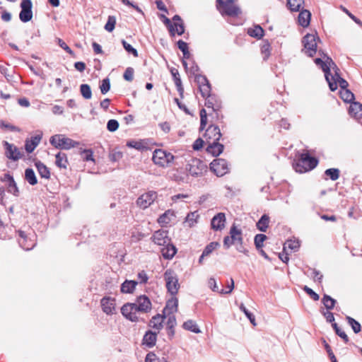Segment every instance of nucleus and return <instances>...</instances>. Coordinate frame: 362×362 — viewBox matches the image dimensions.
<instances>
[{
    "instance_id": "1a4fd4ad",
    "label": "nucleus",
    "mask_w": 362,
    "mask_h": 362,
    "mask_svg": "<svg viewBox=\"0 0 362 362\" xmlns=\"http://www.w3.org/2000/svg\"><path fill=\"white\" fill-rule=\"evenodd\" d=\"M157 193L154 191H148L142 194L136 201L139 207L141 209H147L157 199Z\"/></svg>"
},
{
    "instance_id": "5701e85b",
    "label": "nucleus",
    "mask_w": 362,
    "mask_h": 362,
    "mask_svg": "<svg viewBox=\"0 0 362 362\" xmlns=\"http://www.w3.org/2000/svg\"><path fill=\"white\" fill-rule=\"evenodd\" d=\"M349 115L356 118L362 117V105L359 103H353L351 104L349 110Z\"/></svg>"
},
{
    "instance_id": "6ab92c4d",
    "label": "nucleus",
    "mask_w": 362,
    "mask_h": 362,
    "mask_svg": "<svg viewBox=\"0 0 362 362\" xmlns=\"http://www.w3.org/2000/svg\"><path fill=\"white\" fill-rule=\"evenodd\" d=\"M5 146L6 154L8 158L16 160L22 157L23 154L17 147L7 142L5 144Z\"/></svg>"
},
{
    "instance_id": "69168bd1",
    "label": "nucleus",
    "mask_w": 362,
    "mask_h": 362,
    "mask_svg": "<svg viewBox=\"0 0 362 362\" xmlns=\"http://www.w3.org/2000/svg\"><path fill=\"white\" fill-rule=\"evenodd\" d=\"M204 143L206 144V141H205L204 139H197L195 141V143L194 144L193 147H194V149L198 150V149L201 148L203 146Z\"/></svg>"
},
{
    "instance_id": "423d86ee",
    "label": "nucleus",
    "mask_w": 362,
    "mask_h": 362,
    "mask_svg": "<svg viewBox=\"0 0 362 362\" xmlns=\"http://www.w3.org/2000/svg\"><path fill=\"white\" fill-rule=\"evenodd\" d=\"M122 315L131 322H138L140 320V313L134 303H127L121 308Z\"/></svg>"
},
{
    "instance_id": "37998d69",
    "label": "nucleus",
    "mask_w": 362,
    "mask_h": 362,
    "mask_svg": "<svg viewBox=\"0 0 362 362\" xmlns=\"http://www.w3.org/2000/svg\"><path fill=\"white\" fill-rule=\"evenodd\" d=\"M269 222V217L264 215L257 223V228L262 231H265L268 227Z\"/></svg>"
},
{
    "instance_id": "20e7f679",
    "label": "nucleus",
    "mask_w": 362,
    "mask_h": 362,
    "mask_svg": "<svg viewBox=\"0 0 362 362\" xmlns=\"http://www.w3.org/2000/svg\"><path fill=\"white\" fill-rule=\"evenodd\" d=\"M173 156L163 149H156L153 152V163L161 167H166L173 160Z\"/></svg>"
},
{
    "instance_id": "e433bc0d",
    "label": "nucleus",
    "mask_w": 362,
    "mask_h": 362,
    "mask_svg": "<svg viewBox=\"0 0 362 362\" xmlns=\"http://www.w3.org/2000/svg\"><path fill=\"white\" fill-rule=\"evenodd\" d=\"M198 214H197V212H192V213H189L186 218H185V224L187 227H189V228H192L193 227L196 223H197V218H198Z\"/></svg>"
},
{
    "instance_id": "4d7b16f0",
    "label": "nucleus",
    "mask_w": 362,
    "mask_h": 362,
    "mask_svg": "<svg viewBox=\"0 0 362 362\" xmlns=\"http://www.w3.org/2000/svg\"><path fill=\"white\" fill-rule=\"evenodd\" d=\"M122 43L127 52L132 53L134 57L138 56L137 51L134 48H133L130 45L127 43L125 41H123Z\"/></svg>"
},
{
    "instance_id": "bf43d9fd",
    "label": "nucleus",
    "mask_w": 362,
    "mask_h": 362,
    "mask_svg": "<svg viewBox=\"0 0 362 362\" xmlns=\"http://www.w3.org/2000/svg\"><path fill=\"white\" fill-rule=\"evenodd\" d=\"M208 285L213 291L219 293V291H221L218 289L217 283L214 279H210L208 281Z\"/></svg>"
},
{
    "instance_id": "f257e3e1",
    "label": "nucleus",
    "mask_w": 362,
    "mask_h": 362,
    "mask_svg": "<svg viewBox=\"0 0 362 362\" xmlns=\"http://www.w3.org/2000/svg\"><path fill=\"white\" fill-rule=\"evenodd\" d=\"M319 57L315 59L316 65L321 67L325 73L326 80L331 90L334 91L337 88V85L341 88L339 92L340 98L346 103L351 102L354 99V94L346 88L348 83L340 78L337 68L332 59L326 54L319 52Z\"/></svg>"
},
{
    "instance_id": "72a5a7b5",
    "label": "nucleus",
    "mask_w": 362,
    "mask_h": 362,
    "mask_svg": "<svg viewBox=\"0 0 362 362\" xmlns=\"http://www.w3.org/2000/svg\"><path fill=\"white\" fill-rule=\"evenodd\" d=\"M219 246V243L217 242H212L210 244H209L203 251V253L202 256L199 258V262L202 263L204 257L205 256H208L209 254H211L214 250H215Z\"/></svg>"
},
{
    "instance_id": "c756f323",
    "label": "nucleus",
    "mask_w": 362,
    "mask_h": 362,
    "mask_svg": "<svg viewBox=\"0 0 362 362\" xmlns=\"http://www.w3.org/2000/svg\"><path fill=\"white\" fill-rule=\"evenodd\" d=\"M169 177L177 182H185L187 180V175L180 170H173L169 173Z\"/></svg>"
},
{
    "instance_id": "ddd939ff",
    "label": "nucleus",
    "mask_w": 362,
    "mask_h": 362,
    "mask_svg": "<svg viewBox=\"0 0 362 362\" xmlns=\"http://www.w3.org/2000/svg\"><path fill=\"white\" fill-rule=\"evenodd\" d=\"M211 170L218 176H223L228 170L227 162L223 159H216L210 165Z\"/></svg>"
},
{
    "instance_id": "7ed1b4c3",
    "label": "nucleus",
    "mask_w": 362,
    "mask_h": 362,
    "mask_svg": "<svg viewBox=\"0 0 362 362\" xmlns=\"http://www.w3.org/2000/svg\"><path fill=\"white\" fill-rule=\"evenodd\" d=\"M49 142L56 148L66 150L75 147L77 144L76 142L62 134L52 136L49 139Z\"/></svg>"
},
{
    "instance_id": "39448f33",
    "label": "nucleus",
    "mask_w": 362,
    "mask_h": 362,
    "mask_svg": "<svg viewBox=\"0 0 362 362\" xmlns=\"http://www.w3.org/2000/svg\"><path fill=\"white\" fill-rule=\"evenodd\" d=\"M317 163L315 158L310 157L307 153H304L301 155V158L296 163L295 169L297 172L304 173L314 168Z\"/></svg>"
},
{
    "instance_id": "b1692460",
    "label": "nucleus",
    "mask_w": 362,
    "mask_h": 362,
    "mask_svg": "<svg viewBox=\"0 0 362 362\" xmlns=\"http://www.w3.org/2000/svg\"><path fill=\"white\" fill-rule=\"evenodd\" d=\"M207 145L206 151L214 156H218L223 151V145L218 144L217 141L207 144Z\"/></svg>"
},
{
    "instance_id": "79ce46f5",
    "label": "nucleus",
    "mask_w": 362,
    "mask_h": 362,
    "mask_svg": "<svg viewBox=\"0 0 362 362\" xmlns=\"http://www.w3.org/2000/svg\"><path fill=\"white\" fill-rule=\"evenodd\" d=\"M303 0H287V4L291 11H298L303 4Z\"/></svg>"
},
{
    "instance_id": "7c9ffc66",
    "label": "nucleus",
    "mask_w": 362,
    "mask_h": 362,
    "mask_svg": "<svg viewBox=\"0 0 362 362\" xmlns=\"http://www.w3.org/2000/svg\"><path fill=\"white\" fill-rule=\"evenodd\" d=\"M247 33L252 37L260 38L264 35V30L259 25L253 24L247 29Z\"/></svg>"
},
{
    "instance_id": "0eeeda50",
    "label": "nucleus",
    "mask_w": 362,
    "mask_h": 362,
    "mask_svg": "<svg viewBox=\"0 0 362 362\" xmlns=\"http://www.w3.org/2000/svg\"><path fill=\"white\" fill-rule=\"evenodd\" d=\"M303 52L309 57H313L317 51V40L315 34H308L303 40Z\"/></svg>"
},
{
    "instance_id": "09e8293b",
    "label": "nucleus",
    "mask_w": 362,
    "mask_h": 362,
    "mask_svg": "<svg viewBox=\"0 0 362 362\" xmlns=\"http://www.w3.org/2000/svg\"><path fill=\"white\" fill-rule=\"evenodd\" d=\"M178 47L182 50L184 54L185 58H188L189 57V53L188 52V47L187 43L183 41L178 42Z\"/></svg>"
},
{
    "instance_id": "c9c22d12",
    "label": "nucleus",
    "mask_w": 362,
    "mask_h": 362,
    "mask_svg": "<svg viewBox=\"0 0 362 362\" xmlns=\"http://www.w3.org/2000/svg\"><path fill=\"white\" fill-rule=\"evenodd\" d=\"M127 146L138 151H141L146 148V144L142 140H129L127 142Z\"/></svg>"
},
{
    "instance_id": "052dcab7",
    "label": "nucleus",
    "mask_w": 362,
    "mask_h": 362,
    "mask_svg": "<svg viewBox=\"0 0 362 362\" xmlns=\"http://www.w3.org/2000/svg\"><path fill=\"white\" fill-rule=\"evenodd\" d=\"M82 155H83V158L85 160L94 161V159H93V153H92L91 151H89V150L84 151L83 152Z\"/></svg>"
},
{
    "instance_id": "774afa93",
    "label": "nucleus",
    "mask_w": 362,
    "mask_h": 362,
    "mask_svg": "<svg viewBox=\"0 0 362 362\" xmlns=\"http://www.w3.org/2000/svg\"><path fill=\"white\" fill-rule=\"evenodd\" d=\"M1 20L3 21H6V22H8L9 21H11V15L10 13L7 12V11H4L2 13H1Z\"/></svg>"
},
{
    "instance_id": "0e129e2a",
    "label": "nucleus",
    "mask_w": 362,
    "mask_h": 362,
    "mask_svg": "<svg viewBox=\"0 0 362 362\" xmlns=\"http://www.w3.org/2000/svg\"><path fill=\"white\" fill-rule=\"evenodd\" d=\"M189 196L185 194H178L172 197L171 199L173 202H177L180 199H185L188 198Z\"/></svg>"
},
{
    "instance_id": "393cba45",
    "label": "nucleus",
    "mask_w": 362,
    "mask_h": 362,
    "mask_svg": "<svg viewBox=\"0 0 362 362\" xmlns=\"http://www.w3.org/2000/svg\"><path fill=\"white\" fill-rule=\"evenodd\" d=\"M165 246V247L161 250L163 257L165 259H172L177 253L176 247L173 244H170V243Z\"/></svg>"
},
{
    "instance_id": "473e14b6",
    "label": "nucleus",
    "mask_w": 362,
    "mask_h": 362,
    "mask_svg": "<svg viewBox=\"0 0 362 362\" xmlns=\"http://www.w3.org/2000/svg\"><path fill=\"white\" fill-rule=\"evenodd\" d=\"M35 166L37 168V170L39 173V174L41 175L42 177H45L48 179L50 176V173L47 167L44 165L40 161H37L35 163Z\"/></svg>"
},
{
    "instance_id": "9d476101",
    "label": "nucleus",
    "mask_w": 362,
    "mask_h": 362,
    "mask_svg": "<svg viewBox=\"0 0 362 362\" xmlns=\"http://www.w3.org/2000/svg\"><path fill=\"white\" fill-rule=\"evenodd\" d=\"M33 4L31 0H23L21 4L20 20L23 23L30 21L33 18Z\"/></svg>"
},
{
    "instance_id": "4be33fe9",
    "label": "nucleus",
    "mask_w": 362,
    "mask_h": 362,
    "mask_svg": "<svg viewBox=\"0 0 362 362\" xmlns=\"http://www.w3.org/2000/svg\"><path fill=\"white\" fill-rule=\"evenodd\" d=\"M225 216L223 214H218L214 216L211 221V226L214 229L221 230L225 226Z\"/></svg>"
},
{
    "instance_id": "c03bdc74",
    "label": "nucleus",
    "mask_w": 362,
    "mask_h": 362,
    "mask_svg": "<svg viewBox=\"0 0 362 362\" xmlns=\"http://www.w3.org/2000/svg\"><path fill=\"white\" fill-rule=\"evenodd\" d=\"M145 362H167V361L164 358H160L153 353H148L145 359Z\"/></svg>"
},
{
    "instance_id": "f704fd0d",
    "label": "nucleus",
    "mask_w": 362,
    "mask_h": 362,
    "mask_svg": "<svg viewBox=\"0 0 362 362\" xmlns=\"http://www.w3.org/2000/svg\"><path fill=\"white\" fill-rule=\"evenodd\" d=\"M168 25L169 32L173 36L180 35L185 31L182 24H168Z\"/></svg>"
},
{
    "instance_id": "9b49d317",
    "label": "nucleus",
    "mask_w": 362,
    "mask_h": 362,
    "mask_svg": "<svg viewBox=\"0 0 362 362\" xmlns=\"http://www.w3.org/2000/svg\"><path fill=\"white\" fill-rule=\"evenodd\" d=\"M136 307V309L141 313H149L152 309V304L150 299L145 295H141L136 299L134 303Z\"/></svg>"
},
{
    "instance_id": "864d4df0",
    "label": "nucleus",
    "mask_w": 362,
    "mask_h": 362,
    "mask_svg": "<svg viewBox=\"0 0 362 362\" xmlns=\"http://www.w3.org/2000/svg\"><path fill=\"white\" fill-rule=\"evenodd\" d=\"M200 117H201V129H204L205 126L207 124V117L206 110L202 109L200 111Z\"/></svg>"
},
{
    "instance_id": "ea45409f",
    "label": "nucleus",
    "mask_w": 362,
    "mask_h": 362,
    "mask_svg": "<svg viewBox=\"0 0 362 362\" xmlns=\"http://www.w3.org/2000/svg\"><path fill=\"white\" fill-rule=\"evenodd\" d=\"M26 180L32 185L37 184V180L34 171L32 169H27L25 173Z\"/></svg>"
},
{
    "instance_id": "a878e982",
    "label": "nucleus",
    "mask_w": 362,
    "mask_h": 362,
    "mask_svg": "<svg viewBox=\"0 0 362 362\" xmlns=\"http://www.w3.org/2000/svg\"><path fill=\"white\" fill-rule=\"evenodd\" d=\"M165 317H166V316H163L161 315H157L153 317L149 322V326L157 330L161 329Z\"/></svg>"
},
{
    "instance_id": "f03ea898",
    "label": "nucleus",
    "mask_w": 362,
    "mask_h": 362,
    "mask_svg": "<svg viewBox=\"0 0 362 362\" xmlns=\"http://www.w3.org/2000/svg\"><path fill=\"white\" fill-rule=\"evenodd\" d=\"M216 7L223 16L235 18L242 13L241 9L234 3V0H216Z\"/></svg>"
},
{
    "instance_id": "e2e57ef3",
    "label": "nucleus",
    "mask_w": 362,
    "mask_h": 362,
    "mask_svg": "<svg viewBox=\"0 0 362 362\" xmlns=\"http://www.w3.org/2000/svg\"><path fill=\"white\" fill-rule=\"evenodd\" d=\"M159 126L164 133H168L170 131V125L167 122H161Z\"/></svg>"
},
{
    "instance_id": "6e6552de",
    "label": "nucleus",
    "mask_w": 362,
    "mask_h": 362,
    "mask_svg": "<svg viewBox=\"0 0 362 362\" xmlns=\"http://www.w3.org/2000/svg\"><path fill=\"white\" fill-rule=\"evenodd\" d=\"M165 279L168 291L172 295L176 294L179 290L180 285L178 284L177 276L175 272L172 270H167L165 273Z\"/></svg>"
},
{
    "instance_id": "bb28decb",
    "label": "nucleus",
    "mask_w": 362,
    "mask_h": 362,
    "mask_svg": "<svg viewBox=\"0 0 362 362\" xmlns=\"http://www.w3.org/2000/svg\"><path fill=\"white\" fill-rule=\"evenodd\" d=\"M156 342V334L151 331L147 332L143 338V344L148 347H153Z\"/></svg>"
},
{
    "instance_id": "5fc2aeb1",
    "label": "nucleus",
    "mask_w": 362,
    "mask_h": 362,
    "mask_svg": "<svg viewBox=\"0 0 362 362\" xmlns=\"http://www.w3.org/2000/svg\"><path fill=\"white\" fill-rule=\"evenodd\" d=\"M348 320H349V324L351 325L354 331L356 333L358 332L361 329L360 324L351 317H348Z\"/></svg>"
},
{
    "instance_id": "58836bf2",
    "label": "nucleus",
    "mask_w": 362,
    "mask_h": 362,
    "mask_svg": "<svg viewBox=\"0 0 362 362\" xmlns=\"http://www.w3.org/2000/svg\"><path fill=\"white\" fill-rule=\"evenodd\" d=\"M183 328L187 329V330H189V331H191L192 332H194V333H199L200 332V330L199 329V327H197L196 322L193 320H187L186 321L183 325H182Z\"/></svg>"
},
{
    "instance_id": "a18cd8bd",
    "label": "nucleus",
    "mask_w": 362,
    "mask_h": 362,
    "mask_svg": "<svg viewBox=\"0 0 362 362\" xmlns=\"http://www.w3.org/2000/svg\"><path fill=\"white\" fill-rule=\"evenodd\" d=\"M81 93L82 95L86 99H89L91 98V95H92L91 90L88 85H86V84L81 85Z\"/></svg>"
},
{
    "instance_id": "6e6d98bb",
    "label": "nucleus",
    "mask_w": 362,
    "mask_h": 362,
    "mask_svg": "<svg viewBox=\"0 0 362 362\" xmlns=\"http://www.w3.org/2000/svg\"><path fill=\"white\" fill-rule=\"evenodd\" d=\"M124 78L128 81H132L134 78V70L132 68H128L124 74Z\"/></svg>"
},
{
    "instance_id": "f3484780",
    "label": "nucleus",
    "mask_w": 362,
    "mask_h": 362,
    "mask_svg": "<svg viewBox=\"0 0 362 362\" xmlns=\"http://www.w3.org/2000/svg\"><path fill=\"white\" fill-rule=\"evenodd\" d=\"M206 165L199 159H193L189 164L188 171L192 175H201L206 170Z\"/></svg>"
},
{
    "instance_id": "603ef678",
    "label": "nucleus",
    "mask_w": 362,
    "mask_h": 362,
    "mask_svg": "<svg viewBox=\"0 0 362 362\" xmlns=\"http://www.w3.org/2000/svg\"><path fill=\"white\" fill-rule=\"evenodd\" d=\"M266 239V235L263 234H258L255 238V243L257 247H260L262 245L263 242Z\"/></svg>"
},
{
    "instance_id": "3c124183",
    "label": "nucleus",
    "mask_w": 362,
    "mask_h": 362,
    "mask_svg": "<svg viewBox=\"0 0 362 362\" xmlns=\"http://www.w3.org/2000/svg\"><path fill=\"white\" fill-rule=\"evenodd\" d=\"M119 127V123L115 119H110L107 122V129L110 132H115L116 131Z\"/></svg>"
},
{
    "instance_id": "8fccbe9b",
    "label": "nucleus",
    "mask_w": 362,
    "mask_h": 362,
    "mask_svg": "<svg viewBox=\"0 0 362 362\" xmlns=\"http://www.w3.org/2000/svg\"><path fill=\"white\" fill-rule=\"evenodd\" d=\"M327 176H329L332 180H336L339 177V171L337 169H329L325 172Z\"/></svg>"
},
{
    "instance_id": "49530a36",
    "label": "nucleus",
    "mask_w": 362,
    "mask_h": 362,
    "mask_svg": "<svg viewBox=\"0 0 362 362\" xmlns=\"http://www.w3.org/2000/svg\"><path fill=\"white\" fill-rule=\"evenodd\" d=\"M100 91L103 94L107 93L110 88V82L108 78L103 79L100 86Z\"/></svg>"
},
{
    "instance_id": "a19ab883",
    "label": "nucleus",
    "mask_w": 362,
    "mask_h": 362,
    "mask_svg": "<svg viewBox=\"0 0 362 362\" xmlns=\"http://www.w3.org/2000/svg\"><path fill=\"white\" fill-rule=\"evenodd\" d=\"M300 247L298 240H290L284 245V250L287 252L288 250H296Z\"/></svg>"
},
{
    "instance_id": "412c9836",
    "label": "nucleus",
    "mask_w": 362,
    "mask_h": 362,
    "mask_svg": "<svg viewBox=\"0 0 362 362\" xmlns=\"http://www.w3.org/2000/svg\"><path fill=\"white\" fill-rule=\"evenodd\" d=\"M137 285V281L132 280H126L121 285L120 291L122 293H133L136 286Z\"/></svg>"
},
{
    "instance_id": "2f4dec72",
    "label": "nucleus",
    "mask_w": 362,
    "mask_h": 362,
    "mask_svg": "<svg viewBox=\"0 0 362 362\" xmlns=\"http://www.w3.org/2000/svg\"><path fill=\"white\" fill-rule=\"evenodd\" d=\"M56 160L55 163L56 165L61 168L66 169L68 166V160L66 154L59 153L55 156Z\"/></svg>"
},
{
    "instance_id": "aec40b11",
    "label": "nucleus",
    "mask_w": 362,
    "mask_h": 362,
    "mask_svg": "<svg viewBox=\"0 0 362 362\" xmlns=\"http://www.w3.org/2000/svg\"><path fill=\"white\" fill-rule=\"evenodd\" d=\"M177 300L175 298H172L168 300L163 310L164 315L167 316L175 313L177 310Z\"/></svg>"
},
{
    "instance_id": "c85d7f7f",
    "label": "nucleus",
    "mask_w": 362,
    "mask_h": 362,
    "mask_svg": "<svg viewBox=\"0 0 362 362\" xmlns=\"http://www.w3.org/2000/svg\"><path fill=\"white\" fill-rule=\"evenodd\" d=\"M176 325V319L174 315H169L166 323V329L168 335L172 338L175 334V327Z\"/></svg>"
},
{
    "instance_id": "de8ad7c7",
    "label": "nucleus",
    "mask_w": 362,
    "mask_h": 362,
    "mask_svg": "<svg viewBox=\"0 0 362 362\" xmlns=\"http://www.w3.org/2000/svg\"><path fill=\"white\" fill-rule=\"evenodd\" d=\"M322 301L327 309H332L334 306L335 300L329 296H325Z\"/></svg>"
},
{
    "instance_id": "680f3d73",
    "label": "nucleus",
    "mask_w": 362,
    "mask_h": 362,
    "mask_svg": "<svg viewBox=\"0 0 362 362\" xmlns=\"http://www.w3.org/2000/svg\"><path fill=\"white\" fill-rule=\"evenodd\" d=\"M304 290L313 300H317L319 299V296L310 288L305 286Z\"/></svg>"
},
{
    "instance_id": "dca6fc26",
    "label": "nucleus",
    "mask_w": 362,
    "mask_h": 362,
    "mask_svg": "<svg viewBox=\"0 0 362 362\" xmlns=\"http://www.w3.org/2000/svg\"><path fill=\"white\" fill-rule=\"evenodd\" d=\"M221 137L219 129L216 126H209L204 135L206 144L214 143L218 141Z\"/></svg>"
},
{
    "instance_id": "cd10ccee",
    "label": "nucleus",
    "mask_w": 362,
    "mask_h": 362,
    "mask_svg": "<svg viewBox=\"0 0 362 362\" xmlns=\"http://www.w3.org/2000/svg\"><path fill=\"white\" fill-rule=\"evenodd\" d=\"M41 136L37 135L32 137L30 139L27 140L25 143V150L28 153H31L39 144Z\"/></svg>"
},
{
    "instance_id": "13d9d810",
    "label": "nucleus",
    "mask_w": 362,
    "mask_h": 362,
    "mask_svg": "<svg viewBox=\"0 0 362 362\" xmlns=\"http://www.w3.org/2000/svg\"><path fill=\"white\" fill-rule=\"evenodd\" d=\"M241 309L244 312V313L246 315L247 318L250 320V322L254 326H255L256 325V322H255V316L251 313H250L245 307H241Z\"/></svg>"
},
{
    "instance_id": "4c0bfd02",
    "label": "nucleus",
    "mask_w": 362,
    "mask_h": 362,
    "mask_svg": "<svg viewBox=\"0 0 362 362\" xmlns=\"http://www.w3.org/2000/svg\"><path fill=\"white\" fill-rule=\"evenodd\" d=\"M310 11L307 9H303L298 14V23H310Z\"/></svg>"
},
{
    "instance_id": "a211bd4d",
    "label": "nucleus",
    "mask_w": 362,
    "mask_h": 362,
    "mask_svg": "<svg viewBox=\"0 0 362 362\" xmlns=\"http://www.w3.org/2000/svg\"><path fill=\"white\" fill-rule=\"evenodd\" d=\"M175 217V212L173 210L169 209L161 214L158 218L157 221L162 227H165L173 221Z\"/></svg>"
},
{
    "instance_id": "2eb2a0df",
    "label": "nucleus",
    "mask_w": 362,
    "mask_h": 362,
    "mask_svg": "<svg viewBox=\"0 0 362 362\" xmlns=\"http://www.w3.org/2000/svg\"><path fill=\"white\" fill-rule=\"evenodd\" d=\"M154 244L158 246H165L170 243V238L168 237V231L158 230L154 232L151 237Z\"/></svg>"
},
{
    "instance_id": "f8f14e48",
    "label": "nucleus",
    "mask_w": 362,
    "mask_h": 362,
    "mask_svg": "<svg viewBox=\"0 0 362 362\" xmlns=\"http://www.w3.org/2000/svg\"><path fill=\"white\" fill-rule=\"evenodd\" d=\"M100 305L103 311L109 315L116 313V299L110 296H105L101 299Z\"/></svg>"
},
{
    "instance_id": "4468645a",
    "label": "nucleus",
    "mask_w": 362,
    "mask_h": 362,
    "mask_svg": "<svg viewBox=\"0 0 362 362\" xmlns=\"http://www.w3.org/2000/svg\"><path fill=\"white\" fill-rule=\"evenodd\" d=\"M230 235L232 240V243L236 247V249L243 253H247V250L242 245L241 232L239 229L233 226L230 231Z\"/></svg>"
},
{
    "instance_id": "338daca9",
    "label": "nucleus",
    "mask_w": 362,
    "mask_h": 362,
    "mask_svg": "<svg viewBox=\"0 0 362 362\" xmlns=\"http://www.w3.org/2000/svg\"><path fill=\"white\" fill-rule=\"evenodd\" d=\"M231 245H233V243H232L230 235L225 237L223 240V246L226 248H229Z\"/></svg>"
}]
</instances>
